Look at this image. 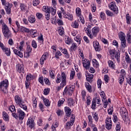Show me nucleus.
<instances>
[{
    "label": "nucleus",
    "mask_w": 131,
    "mask_h": 131,
    "mask_svg": "<svg viewBox=\"0 0 131 131\" xmlns=\"http://www.w3.org/2000/svg\"><path fill=\"white\" fill-rule=\"evenodd\" d=\"M20 8L22 12H25V11H26V13H28V12H29V11L27 10V6L23 4H20Z\"/></svg>",
    "instance_id": "24"
},
{
    "label": "nucleus",
    "mask_w": 131,
    "mask_h": 131,
    "mask_svg": "<svg viewBox=\"0 0 131 131\" xmlns=\"http://www.w3.org/2000/svg\"><path fill=\"white\" fill-rule=\"evenodd\" d=\"M105 127L108 130H110L112 128V120L110 117H107L105 120Z\"/></svg>",
    "instance_id": "5"
},
{
    "label": "nucleus",
    "mask_w": 131,
    "mask_h": 131,
    "mask_svg": "<svg viewBox=\"0 0 131 131\" xmlns=\"http://www.w3.org/2000/svg\"><path fill=\"white\" fill-rule=\"evenodd\" d=\"M85 88L89 93H92V86L89 83V82L85 83Z\"/></svg>",
    "instance_id": "29"
},
{
    "label": "nucleus",
    "mask_w": 131,
    "mask_h": 131,
    "mask_svg": "<svg viewBox=\"0 0 131 131\" xmlns=\"http://www.w3.org/2000/svg\"><path fill=\"white\" fill-rule=\"evenodd\" d=\"M42 100L43 101V103L47 107H49V106H50L51 103H50V101L49 99L47 98H45V97H42L41 98Z\"/></svg>",
    "instance_id": "25"
},
{
    "label": "nucleus",
    "mask_w": 131,
    "mask_h": 131,
    "mask_svg": "<svg viewBox=\"0 0 131 131\" xmlns=\"http://www.w3.org/2000/svg\"><path fill=\"white\" fill-rule=\"evenodd\" d=\"M60 56H62V53L59 51H57L55 53V57L56 59H59Z\"/></svg>",
    "instance_id": "51"
},
{
    "label": "nucleus",
    "mask_w": 131,
    "mask_h": 131,
    "mask_svg": "<svg viewBox=\"0 0 131 131\" xmlns=\"http://www.w3.org/2000/svg\"><path fill=\"white\" fill-rule=\"evenodd\" d=\"M9 110L12 112V113H14V112H16V109L15 108V106L14 105H11L9 107Z\"/></svg>",
    "instance_id": "52"
},
{
    "label": "nucleus",
    "mask_w": 131,
    "mask_h": 131,
    "mask_svg": "<svg viewBox=\"0 0 131 131\" xmlns=\"http://www.w3.org/2000/svg\"><path fill=\"white\" fill-rule=\"evenodd\" d=\"M76 13L77 15H78V16H80L81 15V11H80V8H77L76 9Z\"/></svg>",
    "instance_id": "60"
},
{
    "label": "nucleus",
    "mask_w": 131,
    "mask_h": 131,
    "mask_svg": "<svg viewBox=\"0 0 131 131\" xmlns=\"http://www.w3.org/2000/svg\"><path fill=\"white\" fill-rule=\"evenodd\" d=\"M50 11L49 13H51V14H52V15H56V8L54 7H50Z\"/></svg>",
    "instance_id": "39"
},
{
    "label": "nucleus",
    "mask_w": 131,
    "mask_h": 131,
    "mask_svg": "<svg viewBox=\"0 0 131 131\" xmlns=\"http://www.w3.org/2000/svg\"><path fill=\"white\" fill-rule=\"evenodd\" d=\"M3 51L5 53L6 56H10L11 55V50H10V48L6 47Z\"/></svg>",
    "instance_id": "32"
},
{
    "label": "nucleus",
    "mask_w": 131,
    "mask_h": 131,
    "mask_svg": "<svg viewBox=\"0 0 131 131\" xmlns=\"http://www.w3.org/2000/svg\"><path fill=\"white\" fill-rule=\"evenodd\" d=\"M73 91H74V86H73V85L69 86V88L68 89V95H72V93H73Z\"/></svg>",
    "instance_id": "27"
},
{
    "label": "nucleus",
    "mask_w": 131,
    "mask_h": 131,
    "mask_svg": "<svg viewBox=\"0 0 131 131\" xmlns=\"http://www.w3.org/2000/svg\"><path fill=\"white\" fill-rule=\"evenodd\" d=\"M45 18L47 21L50 20V12L45 13Z\"/></svg>",
    "instance_id": "62"
},
{
    "label": "nucleus",
    "mask_w": 131,
    "mask_h": 131,
    "mask_svg": "<svg viewBox=\"0 0 131 131\" xmlns=\"http://www.w3.org/2000/svg\"><path fill=\"white\" fill-rule=\"evenodd\" d=\"M88 119L90 123V124L91 125V127L93 129V131H98V128L96 127V125L93 124V117L89 115L88 116Z\"/></svg>",
    "instance_id": "10"
},
{
    "label": "nucleus",
    "mask_w": 131,
    "mask_h": 131,
    "mask_svg": "<svg viewBox=\"0 0 131 131\" xmlns=\"http://www.w3.org/2000/svg\"><path fill=\"white\" fill-rule=\"evenodd\" d=\"M8 85H9V81L6 79L0 83V89H3V88L4 87L7 89Z\"/></svg>",
    "instance_id": "15"
},
{
    "label": "nucleus",
    "mask_w": 131,
    "mask_h": 131,
    "mask_svg": "<svg viewBox=\"0 0 131 131\" xmlns=\"http://www.w3.org/2000/svg\"><path fill=\"white\" fill-rule=\"evenodd\" d=\"M119 37L120 40H123L125 39V34H124L122 32H120L119 34Z\"/></svg>",
    "instance_id": "36"
},
{
    "label": "nucleus",
    "mask_w": 131,
    "mask_h": 131,
    "mask_svg": "<svg viewBox=\"0 0 131 131\" xmlns=\"http://www.w3.org/2000/svg\"><path fill=\"white\" fill-rule=\"evenodd\" d=\"M14 54H15V55H17V56H18L19 57H20V58H23V52L21 51H19L17 49H15L13 51Z\"/></svg>",
    "instance_id": "22"
},
{
    "label": "nucleus",
    "mask_w": 131,
    "mask_h": 131,
    "mask_svg": "<svg viewBox=\"0 0 131 131\" xmlns=\"http://www.w3.org/2000/svg\"><path fill=\"white\" fill-rule=\"evenodd\" d=\"M120 113L123 120H125V118L127 117V111L126 108L123 107H121L120 110Z\"/></svg>",
    "instance_id": "7"
},
{
    "label": "nucleus",
    "mask_w": 131,
    "mask_h": 131,
    "mask_svg": "<svg viewBox=\"0 0 131 131\" xmlns=\"http://www.w3.org/2000/svg\"><path fill=\"white\" fill-rule=\"evenodd\" d=\"M3 117L4 120L5 121H9L10 120V117H9V115L6 112H3Z\"/></svg>",
    "instance_id": "23"
},
{
    "label": "nucleus",
    "mask_w": 131,
    "mask_h": 131,
    "mask_svg": "<svg viewBox=\"0 0 131 131\" xmlns=\"http://www.w3.org/2000/svg\"><path fill=\"white\" fill-rule=\"evenodd\" d=\"M125 60L127 63H128L129 64L131 63V59L129 58V56H128V54L127 53H125Z\"/></svg>",
    "instance_id": "31"
},
{
    "label": "nucleus",
    "mask_w": 131,
    "mask_h": 131,
    "mask_svg": "<svg viewBox=\"0 0 131 131\" xmlns=\"http://www.w3.org/2000/svg\"><path fill=\"white\" fill-rule=\"evenodd\" d=\"M24 46V41H22L20 42V46H18V48L19 51L21 52H24V49H23V47Z\"/></svg>",
    "instance_id": "38"
},
{
    "label": "nucleus",
    "mask_w": 131,
    "mask_h": 131,
    "mask_svg": "<svg viewBox=\"0 0 131 131\" xmlns=\"http://www.w3.org/2000/svg\"><path fill=\"white\" fill-rule=\"evenodd\" d=\"M42 11L45 13H50V8L48 6H43L42 8Z\"/></svg>",
    "instance_id": "42"
},
{
    "label": "nucleus",
    "mask_w": 131,
    "mask_h": 131,
    "mask_svg": "<svg viewBox=\"0 0 131 131\" xmlns=\"http://www.w3.org/2000/svg\"><path fill=\"white\" fill-rule=\"evenodd\" d=\"M104 81H105V82H106L107 83V82H109V76H108V75H104Z\"/></svg>",
    "instance_id": "63"
},
{
    "label": "nucleus",
    "mask_w": 131,
    "mask_h": 131,
    "mask_svg": "<svg viewBox=\"0 0 131 131\" xmlns=\"http://www.w3.org/2000/svg\"><path fill=\"white\" fill-rule=\"evenodd\" d=\"M28 20L30 23H34L35 22V17L33 15H30L28 17Z\"/></svg>",
    "instance_id": "33"
},
{
    "label": "nucleus",
    "mask_w": 131,
    "mask_h": 131,
    "mask_svg": "<svg viewBox=\"0 0 131 131\" xmlns=\"http://www.w3.org/2000/svg\"><path fill=\"white\" fill-rule=\"evenodd\" d=\"M81 96L82 98V100H85V97H86V92L85 91H82L81 92Z\"/></svg>",
    "instance_id": "47"
},
{
    "label": "nucleus",
    "mask_w": 131,
    "mask_h": 131,
    "mask_svg": "<svg viewBox=\"0 0 131 131\" xmlns=\"http://www.w3.org/2000/svg\"><path fill=\"white\" fill-rule=\"evenodd\" d=\"M100 103H101V99L94 98L92 101V108L95 110L96 104H100Z\"/></svg>",
    "instance_id": "11"
},
{
    "label": "nucleus",
    "mask_w": 131,
    "mask_h": 131,
    "mask_svg": "<svg viewBox=\"0 0 131 131\" xmlns=\"http://www.w3.org/2000/svg\"><path fill=\"white\" fill-rule=\"evenodd\" d=\"M91 28H92V26L89 25L88 26V28H84V30H85L88 36H89V37L91 38V39H93V34H92V32H91Z\"/></svg>",
    "instance_id": "12"
},
{
    "label": "nucleus",
    "mask_w": 131,
    "mask_h": 131,
    "mask_svg": "<svg viewBox=\"0 0 131 131\" xmlns=\"http://www.w3.org/2000/svg\"><path fill=\"white\" fill-rule=\"evenodd\" d=\"M27 125H29V126L31 128H33V127H34V123H33V119L30 118H29L28 122L27 123Z\"/></svg>",
    "instance_id": "21"
},
{
    "label": "nucleus",
    "mask_w": 131,
    "mask_h": 131,
    "mask_svg": "<svg viewBox=\"0 0 131 131\" xmlns=\"http://www.w3.org/2000/svg\"><path fill=\"white\" fill-rule=\"evenodd\" d=\"M16 70L19 73H24V65L23 64L18 63L16 65Z\"/></svg>",
    "instance_id": "13"
},
{
    "label": "nucleus",
    "mask_w": 131,
    "mask_h": 131,
    "mask_svg": "<svg viewBox=\"0 0 131 131\" xmlns=\"http://www.w3.org/2000/svg\"><path fill=\"white\" fill-rule=\"evenodd\" d=\"M108 53L111 57H113V58L115 57L118 62H120V56H119L118 53H116L115 50H109Z\"/></svg>",
    "instance_id": "4"
},
{
    "label": "nucleus",
    "mask_w": 131,
    "mask_h": 131,
    "mask_svg": "<svg viewBox=\"0 0 131 131\" xmlns=\"http://www.w3.org/2000/svg\"><path fill=\"white\" fill-rule=\"evenodd\" d=\"M32 51V48H31V47H30V46H28L27 47L26 52L30 53H31Z\"/></svg>",
    "instance_id": "59"
},
{
    "label": "nucleus",
    "mask_w": 131,
    "mask_h": 131,
    "mask_svg": "<svg viewBox=\"0 0 131 131\" xmlns=\"http://www.w3.org/2000/svg\"><path fill=\"white\" fill-rule=\"evenodd\" d=\"M5 6V10L7 14H11V5L10 4H6Z\"/></svg>",
    "instance_id": "26"
},
{
    "label": "nucleus",
    "mask_w": 131,
    "mask_h": 131,
    "mask_svg": "<svg viewBox=\"0 0 131 131\" xmlns=\"http://www.w3.org/2000/svg\"><path fill=\"white\" fill-rule=\"evenodd\" d=\"M127 82L129 84V85H131V77H128L126 78Z\"/></svg>",
    "instance_id": "64"
},
{
    "label": "nucleus",
    "mask_w": 131,
    "mask_h": 131,
    "mask_svg": "<svg viewBox=\"0 0 131 131\" xmlns=\"http://www.w3.org/2000/svg\"><path fill=\"white\" fill-rule=\"evenodd\" d=\"M64 111L66 112V116H67V117H70V116L71 115V109L70 107L66 106L64 107Z\"/></svg>",
    "instance_id": "20"
},
{
    "label": "nucleus",
    "mask_w": 131,
    "mask_h": 131,
    "mask_svg": "<svg viewBox=\"0 0 131 131\" xmlns=\"http://www.w3.org/2000/svg\"><path fill=\"white\" fill-rule=\"evenodd\" d=\"M30 32L32 35V37H35L37 36V33L36 30H30Z\"/></svg>",
    "instance_id": "35"
},
{
    "label": "nucleus",
    "mask_w": 131,
    "mask_h": 131,
    "mask_svg": "<svg viewBox=\"0 0 131 131\" xmlns=\"http://www.w3.org/2000/svg\"><path fill=\"white\" fill-rule=\"evenodd\" d=\"M65 101V99L62 98L61 99L59 100L58 102V107H60L64 103Z\"/></svg>",
    "instance_id": "53"
},
{
    "label": "nucleus",
    "mask_w": 131,
    "mask_h": 131,
    "mask_svg": "<svg viewBox=\"0 0 131 131\" xmlns=\"http://www.w3.org/2000/svg\"><path fill=\"white\" fill-rule=\"evenodd\" d=\"M74 40L75 41H76V42H77V43H78V45H79L81 41V37L79 36H76L74 37Z\"/></svg>",
    "instance_id": "37"
},
{
    "label": "nucleus",
    "mask_w": 131,
    "mask_h": 131,
    "mask_svg": "<svg viewBox=\"0 0 131 131\" xmlns=\"http://www.w3.org/2000/svg\"><path fill=\"white\" fill-rule=\"evenodd\" d=\"M78 46V43L73 42L71 47V51H76Z\"/></svg>",
    "instance_id": "30"
},
{
    "label": "nucleus",
    "mask_w": 131,
    "mask_h": 131,
    "mask_svg": "<svg viewBox=\"0 0 131 131\" xmlns=\"http://www.w3.org/2000/svg\"><path fill=\"white\" fill-rule=\"evenodd\" d=\"M49 56V54L48 53H45L40 58V65H42L45 63V61L47 60V57Z\"/></svg>",
    "instance_id": "17"
},
{
    "label": "nucleus",
    "mask_w": 131,
    "mask_h": 131,
    "mask_svg": "<svg viewBox=\"0 0 131 131\" xmlns=\"http://www.w3.org/2000/svg\"><path fill=\"white\" fill-rule=\"evenodd\" d=\"M108 66L111 67V68H112V69H114V68L115 67V64H114V63L112 60H109L108 61Z\"/></svg>",
    "instance_id": "41"
},
{
    "label": "nucleus",
    "mask_w": 131,
    "mask_h": 131,
    "mask_svg": "<svg viewBox=\"0 0 131 131\" xmlns=\"http://www.w3.org/2000/svg\"><path fill=\"white\" fill-rule=\"evenodd\" d=\"M31 79H32V75H31V74L27 75V77H26V81L30 82V80H31Z\"/></svg>",
    "instance_id": "49"
},
{
    "label": "nucleus",
    "mask_w": 131,
    "mask_h": 131,
    "mask_svg": "<svg viewBox=\"0 0 131 131\" xmlns=\"http://www.w3.org/2000/svg\"><path fill=\"white\" fill-rule=\"evenodd\" d=\"M2 31L4 36L6 37V38H9L12 36V33L9 29V27H8V26H7V25H6L5 23L2 24Z\"/></svg>",
    "instance_id": "2"
},
{
    "label": "nucleus",
    "mask_w": 131,
    "mask_h": 131,
    "mask_svg": "<svg viewBox=\"0 0 131 131\" xmlns=\"http://www.w3.org/2000/svg\"><path fill=\"white\" fill-rule=\"evenodd\" d=\"M93 46L96 52H100V51H101V48H100V45L99 44V42H98V41H94Z\"/></svg>",
    "instance_id": "18"
},
{
    "label": "nucleus",
    "mask_w": 131,
    "mask_h": 131,
    "mask_svg": "<svg viewBox=\"0 0 131 131\" xmlns=\"http://www.w3.org/2000/svg\"><path fill=\"white\" fill-rule=\"evenodd\" d=\"M50 76L53 79H54L55 78V72L54 71H50Z\"/></svg>",
    "instance_id": "48"
},
{
    "label": "nucleus",
    "mask_w": 131,
    "mask_h": 131,
    "mask_svg": "<svg viewBox=\"0 0 131 131\" xmlns=\"http://www.w3.org/2000/svg\"><path fill=\"white\" fill-rule=\"evenodd\" d=\"M62 54L64 55H66V56L68 58H69V54H68V51H67V49H64L61 51Z\"/></svg>",
    "instance_id": "45"
},
{
    "label": "nucleus",
    "mask_w": 131,
    "mask_h": 131,
    "mask_svg": "<svg viewBox=\"0 0 131 131\" xmlns=\"http://www.w3.org/2000/svg\"><path fill=\"white\" fill-rule=\"evenodd\" d=\"M99 31H100V29L98 27H95L92 29V32L93 34L92 35L93 36V38L97 36V35L98 34V33H99Z\"/></svg>",
    "instance_id": "14"
},
{
    "label": "nucleus",
    "mask_w": 131,
    "mask_h": 131,
    "mask_svg": "<svg viewBox=\"0 0 131 131\" xmlns=\"http://www.w3.org/2000/svg\"><path fill=\"white\" fill-rule=\"evenodd\" d=\"M66 43L67 45H71L72 43V40L69 37L66 38Z\"/></svg>",
    "instance_id": "43"
},
{
    "label": "nucleus",
    "mask_w": 131,
    "mask_h": 131,
    "mask_svg": "<svg viewBox=\"0 0 131 131\" xmlns=\"http://www.w3.org/2000/svg\"><path fill=\"white\" fill-rule=\"evenodd\" d=\"M64 18H66L67 19H69V20H73V16L72 14H70V13H67L64 16Z\"/></svg>",
    "instance_id": "34"
},
{
    "label": "nucleus",
    "mask_w": 131,
    "mask_h": 131,
    "mask_svg": "<svg viewBox=\"0 0 131 131\" xmlns=\"http://www.w3.org/2000/svg\"><path fill=\"white\" fill-rule=\"evenodd\" d=\"M85 76L87 81H89V82H92V81H93V78H94L93 74L87 73L85 75Z\"/></svg>",
    "instance_id": "19"
},
{
    "label": "nucleus",
    "mask_w": 131,
    "mask_h": 131,
    "mask_svg": "<svg viewBox=\"0 0 131 131\" xmlns=\"http://www.w3.org/2000/svg\"><path fill=\"white\" fill-rule=\"evenodd\" d=\"M74 121H75V116H74V115H72L71 120L66 123V129H70L71 128V126L73 125Z\"/></svg>",
    "instance_id": "3"
},
{
    "label": "nucleus",
    "mask_w": 131,
    "mask_h": 131,
    "mask_svg": "<svg viewBox=\"0 0 131 131\" xmlns=\"http://www.w3.org/2000/svg\"><path fill=\"white\" fill-rule=\"evenodd\" d=\"M109 8L113 11L115 14H118V7L116 6L115 2H111L109 5Z\"/></svg>",
    "instance_id": "6"
},
{
    "label": "nucleus",
    "mask_w": 131,
    "mask_h": 131,
    "mask_svg": "<svg viewBox=\"0 0 131 131\" xmlns=\"http://www.w3.org/2000/svg\"><path fill=\"white\" fill-rule=\"evenodd\" d=\"M119 80L120 84H122V83H123V81H124V77L120 76Z\"/></svg>",
    "instance_id": "54"
},
{
    "label": "nucleus",
    "mask_w": 131,
    "mask_h": 131,
    "mask_svg": "<svg viewBox=\"0 0 131 131\" xmlns=\"http://www.w3.org/2000/svg\"><path fill=\"white\" fill-rule=\"evenodd\" d=\"M39 3L40 2L38 0H34L33 1V5L34 6V7H36V6H38Z\"/></svg>",
    "instance_id": "57"
},
{
    "label": "nucleus",
    "mask_w": 131,
    "mask_h": 131,
    "mask_svg": "<svg viewBox=\"0 0 131 131\" xmlns=\"http://www.w3.org/2000/svg\"><path fill=\"white\" fill-rule=\"evenodd\" d=\"M82 64L83 67L85 68V69H89L91 63H90V61L88 59H85L82 60Z\"/></svg>",
    "instance_id": "16"
},
{
    "label": "nucleus",
    "mask_w": 131,
    "mask_h": 131,
    "mask_svg": "<svg viewBox=\"0 0 131 131\" xmlns=\"http://www.w3.org/2000/svg\"><path fill=\"white\" fill-rule=\"evenodd\" d=\"M66 85V75L65 73H61V83H60V88H64Z\"/></svg>",
    "instance_id": "9"
},
{
    "label": "nucleus",
    "mask_w": 131,
    "mask_h": 131,
    "mask_svg": "<svg viewBox=\"0 0 131 131\" xmlns=\"http://www.w3.org/2000/svg\"><path fill=\"white\" fill-rule=\"evenodd\" d=\"M127 40L128 43H131V36H130V33H128V34H127Z\"/></svg>",
    "instance_id": "61"
},
{
    "label": "nucleus",
    "mask_w": 131,
    "mask_h": 131,
    "mask_svg": "<svg viewBox=\"0 0 131 131\" xmlns=\"http://www.w3.org/2000/svg\"><path fill=\"white\" fill-rule=\"evenodd\" d=\"M56 82V83H60L61 82V75H57Z\"/></svg>",
    "instance_id": "58"
},
{
    "label": "nucleus",
    "mask_w": 131,
    "mask_h": 131,
    "mask_svg": "<svg viewBox=\"0 0 131 131\" xmlns=\"http://www.w3.org/2000/svg\"><path fill=\"white\" fill-rule=\"evenodd\" d=\"M20 32H26V33H29L30 32V30H29V29H28L26 27H21Z\"/></svg>",
    "instance_id": "28"
},
{
    "label": "nucleus",
    "mask_w": 131,
    "mask_h": 131,
    "mask_svg": "<svg viewBox=\"0 0 131 131\" xmlns=\"http://www.w3.org/2000/svg\"><path fill=\"white\" fill-rule=\"evenodd\" d=\"M105 13L106 14V15H107V16H110L111 17H112V16H113V13H112L111 11H110L108 10H106L105 11Z\"/></svg>",
    "instance_id": "55"
},
{
    "label": "nucleus",
    "mask_w": 131,
    "mask_h": 131,
    "mask_svg": "<svg viewBox=\"0 0 131 131\" xmlns=\"http://www.w3.org/2000/svg\"><path fill=\"white\" fill-rule=\"evenodd\" d=\"M17 115L20 120H23L24 119V117H25L26 114L25 113L21 110V108H18L17 110Z\"/></svg>",
    "instance_id": "8"
},
{
    "label": "nucleus",
    "mask_w": 131,
    "mask_h": 131,
    "mask_svg": "<svg viewBox=\"0 0 131 131\" xmlns=\"http://www.w3.org/2000/svg\"><path fill=\"white\" fill-rule=\"evenodd\" d=\"M89 19L91 22H94V23H96L97 20L95 17L92 16V13L89 14Z\"/></svg>",
    "instance_id": "40"
},
{
    "label": "nucleus",
    "mask_w": 131,
    "mask_h": 131,
    "mask_svg": "<svg viewBox=\"0 0 131 131\" xmlns=\"http://www.w3.org/2000/svg\"><path fill=\"white\" fill-rule=\"evenodd\" d=\"M74 76H75V71H71L70 74V79H73L74 78Z\"/></svg>",
    "instance_id": "50"
},
{
    "label": "nucleus",
    "mask_w": 131,
    "mask_h": 131,
    "mask_svg": "<svg viewBox=\"0 0 131 131\" xmlns=\"http://www.w3.org/2000/svg\"><path fill=\"white\" fill-rule=\"evenodd\" d=\"M92 115L95 121H96V122H98V121L99 120V117H98V114H97V113H95Z\"/></svg>",
    "instance_id": "44"
},
{
    "label": "nucleus",
    "mask_w": 131,
    "mask_h": 131,
    "mask_svg": "<svg viewBox=\"0 0 131 131\" xmlns=\"http://www.w3.org/2000/svg\"><path fill=\"white\" fill-rule=\"evenodd\" d=\"M78 23L76 21H74V23H72V26L74 28H77L78 27Z\"/></svg>",
    "instance_id": "56"
},
{
    "label": "nucleus",
    "mask_w": 131,
    "mask_h": 131,
    "mask_svg": "<svg viewBox=\"0 0 131 131\" xmlns=\"http://www.w3.org/2000/svg\"><path fill=\"white\" fill-rule=\"evenodd\" d=\"M121 46H122V48H126V39L121 40Z\"/></svg>",
    "instance_id": "46"
},
{
    "label": "nucleus",
    "mask_w": 131,
    "mask_h": 131,
    "mask_svg": "<svg viewBox=\"0 0 131 131\" xmlns=\"http://www.w3.org/2000/svg\"><path fill=\"white\" fill-rule=\"evenodd\" d=\"M14 100L16 104L18 105L20 108L25 111L27 110V106L24 104V101H23L21 97L19 96V95H16L14 97Z\"/></svg>",
    "instance_id": "1"
}]
</instances>
